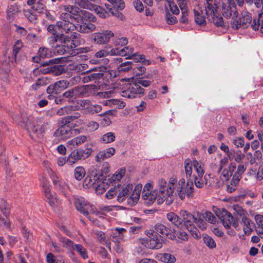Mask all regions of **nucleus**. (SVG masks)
I'll list each match as a JSON object with an SVG mask.
<instances>
[{"label":"nucleus","instance_id":"4d7b16f0","mask_svg":"<svg viewBox=\"0 0 263 263\" xmlns=\"http://www.w3.org/2000/svg\"><path fill=\"white\" fill-rule=\"evenodd\" d=\"M88 215H85L86 217H88V219H90V221H91L93 223H96V218H95L93 217H101V213L100 212H98L96 210H93L91 207V209L89 211H88Z\"/></svg>","mask_w":263,"mask_h":263},{"label":"nucleus","instance_id":"13d9d810","mask_svg":"<svg viewBox=\"0 0 263 263\" xmlns=\"http://www.w3.org/2000/svg\"><path fill=\"white\" fill-rule=\"evenodd\" d=\"M247 167L245 166L244 164H241L238 165L237 171L234 174V177H237V179L240 180L241 178V176L243 173L246 170Z\"/></svg>","mask_w":263,"mask_h":263},{"label":"nucleus","instance_id":"f257e3e1","mask_svg":"<svg viewBox=\"0 0 263 263\" xmlns=\"http://www.w3.org/2000/svg\"><path fill=\"white\" fill-rule=\"evenodd\" d=\"M75 10L76 8L73 6H64L65 12L60 14V20L56 23V26L62 33L49 38L50 43L59 41L61 43L66 44L68 47L71 48H75L78 46L79 43L77 40L79 38L80 34L74 32L77 26L73 23V21L75 20L73 15L77 14L78 12Z\"/></svg>","mask_w":263,"mask_h":263},{"label":"nucleus","instance_id":"c9c22d12","mask_svg":"<svg viewBox=\"0 0 263 263\" xmlns=\"http://www.w3.org/2000/svg\"><path fill=\"white\" fill-rule=\"evenodd\" d=\"M116 139V135L113 132H108L100 138V141L104 144L113 142Z\"/></svg>","mask_w":263,"mask_h":263},{"label":"nucleus","instance_id":"79ce46f5","mask_svg":"<svg viewBox=\"0 0 263 263\" xmlns=\"http://www.w3.org/2000/svg\"><path fill=\"white\" fill-rule=\"evenodd\" d=\"M5 59H2L0 60V70L5 72H8L10 70L11 67L13 66V61H7L6 57L4 58Z\"/></svg>","mask_w":263,"mask_h":263},{"label":"nucleus","instance_id":"c03bdc74","mask_svg":"<svg viewBox=\"0 0 263 263\" xmlns=\"http://www.w3.org/2000/svg\"><path fill=\"white\" fill-rule=\"evenodd\" d=\"M60 241L62 243L63 247L67 248L70 251L74 250L76 244H74L70 239L65 237H61L60 238Z\"/></svg>","mask_w":263,"mask_h":263},{"label":"nucleus","instance_id":"3c124183","mask_svg":"<svg viewBox=\"0 0 263 263\" xmlns=\"http://www.w3.org/2000/svg\"><path fill=\"white\" fill-rule=\"evenodd\" d=\"M51 52L46 47L40 48L38 51V54L40 58H49L51 57Z\"/></svg>","mask_w":263,"mask_h":263},{"label":"nucleus","instance_id":"e433bc0d","mask_svg":"<svg viewBox=\"0 0 263 263\" xmlns=\"http://www.w3.org/2000/svg\"><path fill=\"white\" fill-rule=\"evenodd\" d=\"M125 168L124 167L118 170L109 179L111 183H116L119 181L125 174Z\"/></svg>","mask_w":263,"mask_h":263},{"label":"nucleus","instance_id":"de8ad7c7","mask_svg":"<svg viewBox=\"0 0 263 263\" xmlns=\"http://www.w3.org/2000/svg\"><path fill=\"white\" fill-rule=\"evenodd\" d=\"M86 174L85 170L82 166L77 167L74 171V176L78 180H82Z\"/></svg>","mask_w":263,"mask_h":263},{"label":"nucleus","instance_id":"052dcab7","mask_svg":"<svg viewBox=\"0 0 263 263\" xmlns=\"http://www.w3.org/2000/svg\"><path fill=\"white\" fill-rule=\"evenodd\" d=\"M118 186L115 185L111 187L105 194V197L107 199H110L113 198L115 196L118 195L117 193Z\"/></svg>","mask_w":263,"mask_h":263},{"label":"nucleus","instance_id":"cd10ccee","mask_svg":"<svg viewBox=\"0 0 263 263\" xmlns=\"http://www.w3.org/2000/svg\"><path fill=\"white\" fill-rule=\"evenodd\" d=\"M251 26L253 30H258L260 29V31L263 33V8L258 14L257 20L254 19Z\"/></svg>","mask_w":263,"mask_h":263},{"label":"nucleus","instance_id":"412c9836","mask_svg":"<svg viewBox=\"0 0 263 263\" xmlns=\"http://www.w3.org/2000/svg\"><path fill=\"white\" fill-rule=\"evenodd\" d=\"M74 205L77 210L83 213L84 215H89L88 211L90 210L91 206L83 198L75 199Z\"/></svg>","mask_w":263,"mask_h":263},{"label":"nucleus","instance_id":"39448f33","mask_svg":"<svg viewBox=\"0 0 263 263\" xmlns=\"http://www.w3.org/2000/svg\"><path fill=\"white\" fill-rule=\"evenodd\" d=\"M12 118L21 126L32 128L35 132L39 130L42 133L45 131V128H43L42 125H41L42 123V118L41 117L35 118L32 115H28L27 114L23 112L21 117L18 115L14 114L12 116Z\"/></svg>","mask_w":263,"mask_h":263},{"label":"nucleus","instance_id":"f704fd0d","mask_svg":"<svg viewBox=\"0 0 263 263\" xmlns=\"http://www.w3.org/2000/svg\"><path fill=\"white\" fill-rule=\"evenodd\" d=\"M156 229L157 233H159L165 236L168 238L173 239L174 237V236L170 233L171 230L163 224H159L157 226Z\"/></svg>","mask_w":263,"mask_h":263},{"label":"nucleus","instance_id":"7ed1b4c3","mask_svg":"<svg viewBox=\"0 0 263 263\" xmlns=\"http://www.w3.org/2000/svg\"><path fill=\"white\" fill-rule=\"evenodd\" d=\"M180 214L182 218L181 221L183 222V226L190 232L193 237L196 239L200 238V234L195 227L194 224L202 230L206 229V223L203 219H201V214H198L196 216L185 210H181Z\"/></svg>","mask_w":263,"mask_h":263},{"label":"nucleus","instance_id":"338daca9","mask_svg":"<svg viewBox=\"0 0 263 263\" xmlns=\"http://www.w3.org/2000/svg\"><path fill=\"white\" fill-rule=\"evenodd\" d=\"M165 18L167 23L170 25H173L177 23V19L173 14H171L167 10L165 13Z\"/></svg>","mask_w":263,"mask_h":263},{"label":"nucleus","instance_id":"49530a36","mask_svg":"<svg viewBox=\"0 0 263 263\" xmlns=\"http://www.w3.org/2000/svg\"><path fill=\"white\" fill-rule=\"evenodd\" d=\"M231 26L234 29L237 30L239 28H241V22H240V18H238V13L235 12L231 21Z\"/></svg>","mask_w":263,"mask_h":263},{"label":"nucleus","instance_id":"6e6d98bb","mask_svg":"<svg viewBox=\"0 0 263 263\" xmlns=\"http://www.w3.org/2000/svg\"><path fill=\"white\" fill-rule=\"evenodd\" d=\"M203 218L211 223H215L216 221V217L210 212H205L203 214H201V219H203Z\"/></svg>","mask_w":263,"mask_h":263},{"label":"nucleus","instance_id":"393cba45","mask_svg":"<svg viewBox=\"0 0 263 263\" xmlns=\"http://www.w3.org/2000/svg\"><path fill=\"white\" fill-rule=\"evenodd\" d=\"M241 222L242 223V228L244 234L247 236L251 235L253 231L254 227L253 222L246 216L241 218Z\"/></svg>","mask_w":263,"mask_h":263},{"label":"nucleus","instance_id":"aec40b11","mask_svg":"<svg viewBox=\"0 0 263 263\" xmlns=\"http://www.w3.org/2000/svg\"><path fill=\"white\" fill-rule=\"evenodd\" d=\"M115 153V148L112 147H110L99 152L96 156L95 160L98 162H101L105 159L114 156Z\"/></svg>","mask_w":263,"mask_h":263},{"label":"nucleus","instance_id":"4c0bfd02","mask_svg":"<svg viewBox=\"0 0 263 263\" xmlns=\"http://www.w3.org/2000/svg\"><path fill=\"white\" fill-rule=\"evenodd\" d=\"M95 235L97 236L98 240L103 245H106V246L111 250L110 243H108V238L106 237L105 233L100 231H96Z\"/></svg>","mask_w":263,"mask_h":263},{"label":"nucleus","instance_id":"2eb2a0df","mask_svg":"<svg viewBox=\"0 0 263 263\" xmlns=\"http://www.w3.org/2000/svg\"><path fill=\"white\" fill-rule=\"evenodd\" d=\"M114 36V34L112 31L106 30L102 32L93 33L92 34V38L95 44L102 45L108 43L110 39Z\"/></svg>","mask_w":263,"mask_h":263},{"label":"nucleus","instance_id":"7c9ffc66","mask_svg":"<svg viewBox=\"0 0 263 263\" xmlns=\"http://www.w3.org/2000/svg\"><path fill=\"white\" fill-rule=\"evenodd\" d=\"M229 159H234L236 162L240 163L245 157V155L240 150H233L228 155Z\"/></svg>","mask_w":263,"mask_h":263},{"label":"nucleus","instance_id":"a878e982","mask_svg":"<svg viewBox=\"0 0 263 263\" xmlns=\"http://www.w3.org/2000/svg\"><path fill=\"white\" fill-rule=\"evenodd\" d=\"M44 195L52 208H55L61 204V200L58 198L57 194L53 192H51V190L44 193Z\"/></svg>","mask_w":263,"mask_h":263},{"label":"nucleus","instance_id":"bb28decb","mask_svg":"<svg viewBox=\"0 0 263 263\" xmlns=\"http://www.w3.org/2000/svg\"><path fill=\"white\" fill-rule=\"evenodd\" d=\"M195 21L199 25H204L206 24L205 15L203 13V10L197 7L194 9Z\"/></svg>","mask_w":263,"mask_h":263},{"label":"nucleus","instance_id":"4468645a","mask_svg":"<svg viewBox=\"0 0 263 263\" xmlns=\"http://www.w3.org/2000/svg\"><path fill=\"white\" fill-rule=\"evenodd\" d=\"M103 178L101 173L94 170L85 178L83 182V186L85 188L93 189Z\"/></svg>","mask_w":263,"mask_h":263},{"label":"nucleus","instance_id":"423d86ee","mask_svg":"<svg viewBox=\"0 0 263 263\" xmlns=\"http://www.w3.org/2000/svg\"><path fill=\"white\" fill-rule=\"evenodd\" d=\"M205 14L208 20L216 26L223 25V18L218 11V6L216 0H206Z\"/></svg>","mask_w":263,"mask_h":263},{"label":"nucleus","instance_id":"473e14b6","mask_svg":"<svg viewBox=\"0 0 263 263\" xmlns=\"http://www.w3.org/2000/svg\"><path fill=\"white\" fill-rule=\"evenodd\" d=\"M81 20L82 22H96V17L90 12L86 10L81 11Z\"/></svg>","mask_w":263,"mask_h":263},{"label":"nucleus","instance_id":"6ab92c4d","mask_svg":"<svg viewBox=\"0 0 263 263\" xmlns=\"http://www.w3.org/2000/svg\"><path fill=\"white\" fill-rule=\"evenodd\" d=\"M142 198L145 204L151 205L158 198V191H143Z\"/></svg>","mask_w":263,"mask_h":263},{"label":"nucleus","instance_id":"5fc2aeb1","mask_svg":"<svg viewBox=\"0 0 263 263\" xmlns=\"http://www.w3.org/2000/svg\"><path fill=\"white\" fill-rule=\"evenodd\" d=\"M80 117V114L78 112H76L73 115L68 116L62 118V120L63 121V123L71 124V123H73Z\"/></svg>","mask_w":263,"mask_h":263},{"label":"nucleus","instance_id":"dca6fc26","mask_svg":"<svg viewBox=\"0 0 263 263\" xmlns=\"http://www.w3.org/2000/svg\"><path fill=\"white\" fill-rule=\"evenodd\" d=\"M109 2L112 5V7L109 8V11L112 15L115 16L121 20L124 19L123 14L119 12L122 10L125 6L123 0H110Z\"/></svg>","mask_w":263,"mask_h":263},{"label":"nucleus","instance_id":"ddd939ff","mask_svg":"<svg viewBox=\"0 0 263 263\" xmlns=\"http://www.w3.org/2000/svg\"><path fill=\"white\" fill-rule=\"evenodd\" d=\"M90 155L89 150L77 149L73 151L67 158V162L72 165L80 160H85Z\"/></svg>","mask_w":263,"mask_h":263},{"label":"nucleus","instance_id":"0eeeda50","mask_svg":"<svg viewBox=\"0 0 263 263\" xmlns=\"http://www.w3.org/2000/svg\"><path fill=\"white\" fill-rule=\"evenodd\" d=\"M175 182L173 184L174 192L178 195L181 199H184L186 195L190 196L194 192V186L193 183L189 182H185L184 178H181L177 180L174 178Z\"/></svg>","mask_w":263,"mask_h":263},{"label":"nucleus","instance_id":"603ef678","mask_svg":"<svg viewBox=\"0 0 263 263\" xmlns=\"http://www.w3.org/2000/svg\"><path fill=\"white\" fill-rule=\"evenodd\" d=\"M74 250H76L83 259L88 257L86 249L81 245L76 244Z\"/></svg>","mask_w":263,"mask_h":263},{"label":"nucleus","instance_id":"6e6552de","mask_svg":"<svg viewBox=\"0 0 263 263\" xmlns=\"http://www.w3.org/2000/svg\"><path fill=\"white\" fill-rule=\"evenodd\" d=\"M110 54L126 56V59H132L136 62H145V57L143 55L134 52V48L129 46L121 49L120 47L113 48L110 50Z\"/></svg>","mask_w":263,"mask_h":263},{"label":"nucleus","instance_id":"a19ab883","mask_svg":"<svg viewBox=\"0 0 263 263\" xmlns=\"http://www.w3.org/2000/svg\"><path fill=\"white\" fill-rule=\"evenodd\" d=\"M166 217L167 219L174 225L178 227L180 226H182L181 219L174 213H169L167 214Z\"/></svg>","mask_w":263,"mask_h":263},{"label":"nucleus","instance_id":"864d4df0","mask_svg":"<svg viewBox=\"0 0 263 263\" xmlns=\"http://www.w3.org/2000/svg\"><path fill=\"white\" fill-rule=\"evenodd\" d=\"M46 6L42 0H39L31 6V8L39 13H42L45 10Z\"/></svg>","mask_w":263,"mask_h":263},{"label":"nucleus","instance_id":"20e7f679","mask_svg":"<svg viewBox=\"0 0 263 263\" xmlns=\"http://www.w3.org/2000/svg\"><path fill=\"white\" fill-rule=\"evenodd\" d=\"M175 182L174 177L169 179L168 183L163 179L158 181L157 203L159 204L165 203L166 205H170L173 201V184Z\"/></svg>","mask_w":263,"mask_h":263},{"label":"nucleus","instance_id":"58836bf2","mask_svg":"<svg viewBox=\"0 0 263 263\" xmlns=\"http://www.w3.org/2000/svg\"><path fill=\"white\" fill-rule=\"evenodd\" d=\"M193 167L195 171V174L197 176L204 175L205 170L204 165L199 161L196 160H193Z\"/></svg>","mask_w":263,"mask_h":263},{"label":"nucleus","instance_id":"f3484780","mask_svg":"<svg viewBox=\"0 0 263 263\" xmlns=\"http://www.w3.org/2000/svg\"><path fill=\"white\" fill-rule=\"evenodd\" d=\"M61 126L54 132V136L61 139L66 140L69 138L72 135V127L70 124L66 123Z\"/></svg>","mask_w":263,"mask_h":263},{"label":"nucleus","instance_id":"72a5a7b5","mask_svg":"<svg viewBox=\"0 0 263 263\" xmlns=\"http://www.w3.org/2000/svg\"><path fill=\"white\" fill-rule=\"evenodd\" d=\"M193 161H192L191 159H187L184 161V170L187 179L189 180H192L193 176Z\"/></svg>","mask_w":263,"mask_h":263},{"label":"nucleus","instance_id":"f8f14e48","mask_svg":"<svg viewBox=\"0 0 263 263\" xmlns=\"http://www.w3.org/2000/svg\"><path fill=\"white\" fill-rule=\"evenodd\" d=\"M80 78L79 77H76L72 78L70 82H67L66 80H64L58 81L53 85H50L48 87L47 89V92L58 94L60 91L66 89L70 83L73 84L80 81Z\"/></svg>","mask_w":263,"mask_h":263},{"label":"nucleus","instance_id":"b1692460","mask_svg":"<svg viewBox=\"0 0 263 263\" xmlns=\"http://www.w3.org/2000/svg\"><path fill=\"white\" fill-rule=\"evenodd\" d=\"M208 176L206 174L204 175L197 176L196 174H193L192 177V180H189L191 183L193 184V182L195 186L198 188H202L205 184L208 183Z\"/></svg>","mask_w":263,"mask_h":263},{"label":"nucleus","instance_id":"f03ea898","mask_svg":"<svg viewBox=\"0 0 263 263\" xmlns=\"http://www.w3.org/2000/svg\"><path fill=\"white\" fill-rule=\"evenodd\" d=\"M117 186V200L119 202H123L127 199V203L129 205L134 206L138 203L142 189L141 184L135 185L134 189L132 184L123 185L118 184Z\"/></svg>","mask_w":263,"mask_h":263},{"label":"nucleus","instance_id":"680f3d73","mask_svg":"<svg viewBox=\"0 0 263 263\" xmlns=\"http://www.w3.org/2000/svg\"><path fill=\"white\" fill-rule=\"evenodd\" d=\"M204 243L210 249H213L216 247V243L214 239L209 236H205L203 237Z\"/></svg>","mask_w":263,"mask_h":263},{"label":"nucleus","instance_id":"69168bd1","mask_svg":"<svg viewBox=\"0 0 263 263\" xmlns=\"http://www.w3.org/2000/svg\"><path fill=\"white\" fill-rule=\"evenodd\" d=\"M249 173H250V175H256V179L260 181L263 179V168H261L260 167H259L256 174V170L250 168L249 170Z\"/></svg>","mask_w":263,"mask_h":263},{"label":"nucleus","instance_id":"1a4fd4ad","mask_svg":"<svg viewBox=\"0 0 263 263\" xmlns=\"http://www.w3.org/2000/svg\"><path fill=\"white\" fill-rule=\"evenodd\" d=\"M162 237L153 232L147 235V238L141 240V243L145 247L151 249H159L162 247Z\"/></svg>","mask_w":263,"mask_h":263},{"label":"nucleus","instance_id":"ea45409f","mask_svg":"<svg viewBox=\"0 0 263 263\" xmlns=\"http://www.w3.org/2000/svg\"><path fill=\"white\" fill-rule=\"evenodd\" d=\"M102 180L103 178L101 179L100 182L98 183L93 189L95 190L96 193L98 195L103 194L108 188V183Z\"/></svg>","mask_w":263,"mask_h":263},{"label":"nucleus","instance_id":"09e8293b","mask_svg":"<svg viewBox=\"0 0 263 263\" xmlns=\"http://www.w3.org/2000/svg\"><path fill=\"white\" fill-rule=\"evenodd\" d=\"M40 183L43 187L44 194L47 193L50 190V185L49 181L44 176H42L40 178Z\"/></svg>","mask_w":263,"mask_h":263},{"label":"nucleus","instance_id":"9d476101","mask_svg":"<svg viewBox=\"0 0 263 263\" xmlns=\"http://www.w3.org/2000/svg\"><path fill=\"white\" fill-rule=\"evenodd\" d=\"M143 93L144 89L141 88L139 84L131 82L126 84L125 89L121 91V95L125 98L133 99Z\"/></svg>","mask_w":263,"mask_h":263},{"label":"nucleus","instance_id":"0e129e2a","mask_svg":"<svg viewBox=\"0 0 263 263\" xmlns=\"http://www.w3.org/2000/svg\"><path fill=\"white\" fill-rule=\"evenodd\" d=\"M232 142L237 148L242 147L245 145V138L242 137H235Z\"/></svg>","mask_w":263,"mask_h":263},{"label":"nucleus","instance_id":"37998d69","mask_svg":"<svg viewBox=\"0 0 263 263\" xmlns=\"http://www.w3.org/2000/svg\"><path fill=\"white\" fill-rule=\"evenodd\" d=\"M239 181L240 180L237 179V177H233L230 183L227 185V191L229 193L234 192L238 187Z\"/></svg>","mask_w":263,"mask_h":263},{"label":"nucleus","instance_id":"8fccbe9b","mask_svg":"<svg viewBox=\"0 0 263 263\" xmlns=\"http://www.w3.org/2000/svg\"><path fill=\"white\" fill-rule=\"evenodd\" d=\"M0 210L2 213L6 217L10 214V207L7 202L4 199L1 200Z\"/></svg>","mask_w":263,"mask_h":263},{"label":"nucleus","instance_id":"774afa93","mask_svg":"<svg viewBox=\"0 0 263 263\" xmlns=\"http://www.w3.org/2000/svg\"><path fill=\"white\" fill-rule=\"evenodd\" d=\"M25 17L31 22H34L36 19V15L30 10H25L24 11Z\"/></svg>","mask_w":263,"mask_h":263},{"label":"nucleus","instance_id":"4be33fe9","mask_svg":"<svg viewBox=\"0 0 263 263\" xmlns=\"http://www.w3.org/2000/svg\"><path fill=\"white\" fill-rule=\"evenodd\" d=\"M77 30L81 33H89L96 30V26L92 22H81Z\"/></svg>","mask_w":263,"mask_h":263},{"label":"nucleus","instance_id":"bf43d9fd","mask_svg":"<svg viewBox=\"0 0 263 263\" xmlns=\"http://www.w3.org/2000/svg\"><path fill=\"white\" fill-rule=\"evenodd\" d=\"M78 105L79 109L86 110L87 111L90 105V101L88 100H81L78 101Z\"/></svg>","mask_w":263,"mask_h":263},{"label":"nucleus","instance_id":"a18cd8bd","mask_svg":"<svg viewBox=\"0 0 263 263\" xmlns=\"http://www.w3.org/2000/svg\"><path fill=\"white\" fill-rule=\"evenodd\" d=\"M48 173L51 176V178L52 180L53 184L57 186H65L66 188L68 187L66 184L64 183L62 184V182L59 180V177L52 172L50 168H47Z\"/></svg>","mask_w":263,"mask_h":263},{"label":"nucleus","instance_id":"a211bd4d","mask_svg":"<svg viewBox=\"0 0 263 263\" xmlns=\"http://www.w3.org/2000/svg\"><path fill=\"white\" fill-rule=\"evenodd\" d=\"M217 216L226 228H230L231 227V222L233 220V217L230 212L225 209H223L222 211H220L219 213L217 214Z\"/></svg>","mask_w":263,"mask_h":263},{"label":"nucleus","instance_id":"e2e57ef3","mask_svg":"<svg viewBox=\"0 0 263 263\" xmlns=\"http://www.w3.org/2000/svg\"><path fill=\"white\" fill-rule=\"evenodd\" d=\"M132 68V62H126L122 63L118 67V71L119 72H126Z\"/></svg>","mask_w":263,"mask_h":263},{"label":"nucleus","instance_id":"2f4dec72","mask_svg":"<svg viewBox=\"0 0 263 263\" xmlns=\"http://www.w3.org/2000/svg\"><path fill=\"white\" fill-rule=\"evenodd\" d=\"M157 258L165 263H175L176 261L175 256L168 253H160L157 255Z\"/></svg>","mask_w":263,"mask_h":263},{"label":"nucleus","instance_id":"c85d7f7f","mask_svg":"<svg viewBox=\"0 0 263 263\" xmlns=\"http://www.w3.org/2000/svg\"><path fill=\"white\" fill-rule=\"evenodd\" d=\"M221 7L223 15L226 17H229L232 15V12L236 9V7L234 4L226 2H222Z\"/></svg>","mask_w":263,"mask_h":263},{"label":"nucleus","instance_id":"5701e85b","mask_svg":"<svg viewBox=\"0 0 263 263\" xmlns=\"http://www.w3.org/2000/svg\"><path fill=\"white\" fill-rule=\"evenodd\" d=\"M87 137L84 135L79 136L70 140L66 143V146L70 149H73L83 144L86 140Z\"/></svg>","mask_w":263,"mask_h":263},{"label":"nucleus","instance_id":"c756f323","mask_svg":"<svg viewBox=\"0 0 263 263\" xmlns=\"http://www.w3.org/2000/svg\"><path fill=\"white\" fill-rule=\"evenodd\" d=\"M251 20L252 17L251 14L248 11H242L241 13V17H240L241 28L243 29L248 28L250 25Z\"/></svg>","mask_w":263,"mask_h":263},{"label":"nucleus","instance_id":"9b49d317","mask_svg":"<svg viewBox=\"0 0 263 263\" xmlns=\"http://www.w3.org/2000/svg\"><path fill=\"white\" fill-rule=\"evenodd\" d=\"M96 87L93 85H86L75 87L71 90L65 91L63 93V96L66 98L77 97L80 95L86 96L92 90L95 89Z\"/></svg>","mask_w":263,"mask_h":263}]
</instances>
